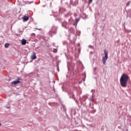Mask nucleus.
<instances>
[{
	"label": "nucleus",
	"mask_w": 131,
	"mask_h": 131,
	"mask_svg": "<svg viewBox=\"0 0 131 131\" xmlns=\"http://www.w3.org/2000/svg\"><path fill=\"white\" fill-rule=\"evenodd\" d=\"M129 79V77L126 74H123L120 79V83L122 88H126L127 86V82Z\"/></svg>",
	"instance_id": "nucleus-1"
},
{
	"label": "nucleus",
	"mask_w": 131,
	"mask_h": 131,
	"mask_svg": "<svg viewBox=\"0 0 131 131\" xmlns=\"http://www.w3.org/2000/svg\"><path fill=\"white\" fill-rule=\"evenodd\" d=\"M104 57H102V63L104 65L106 64V61H107L108 59V52L106 50H104Z\"/></svg>",
	"instance_id": "nucleus-2"
},
{
	"label": "nucleus",
	"mask_w": 131,
	"mask_h": 131,
	"mask_svg": "<svg viewBox=\"0 0 131 131\" xmlns=\"http://www.w3.org/2000/svg\"><path fill=\"white\" fill-rule=\"evenodd\" d=\"M20 80V78H18L17 80L13 81L11 82L12 84H18V83H20L21 81Z\"/></svg>",
	"instance_id": "nucleus-3"
},
{
	"label": "nucleus",
	"mask_w": 131,
	"mask_h": 131,
	"mask_svg": "<svg viewBox=\"0 0 131 131\" xmlns=\"http://www.w3.org/2000/svg\"><path fill=\"white\" fill-rule=\"evenodd\" d=\"M31 60H35L36 59V54L35 52H33L32 56L31 57Z\"/></svg>",
	"instance_id": "nucleus-4"
},
{
	"label": "nucleus",
	"mask_w": 131,
	"mask_h": 131,
	"mask_svg": "<svg viewBox=\"0 0 131 131\" xmlns=\"http://www.w3.org/2000/svg\"><path fill=\"white\" fill-rule=\"evenodd\" d=\"M68 25L67 24V22H66V21L62 23V26H63V27H64V28H67Z\"/></svg>",
	"instance_id": "nucleus-5"
},
{
	"label": "nucleus",
	"mask_w": 131,
	"mask_h": 131,
	"mask_svg": "<svg viewBox=\"0 0 131 131\" xmlns=\"http://www.w3.org/2000/svg\"><path fill=\"white\" fill-rule=\"evenodd\" d=\"M23 20L24 21H28V20H29V17L26 16V15H25L24 17H23Z\"/></svg>",
	"instance_id": "nucleus-6"
},
{
	"label": "nucleus",
	"mask_w": 131,
	"mask_h": 131,
	"mask_svg": "<svg viewBox=\"0 0 131 131\" xmlns=\"http://www.w3.org/2000/svg\"><path fill=\"white\" fill-rule=\"evenodd\" d=\"M21 45H23V46L26 45V40H25V39H22L21 40Z\"/></svg>",
	"instance_id": "nucleus-7"
},
{
	"label": "nucleus",
	"mask_w": 131,
	"mask_h": 131,
	"mask_svg": "<svg viewBox=\"0 0 131 131\" xmlns=\"http://www.w3.org/2000/svg\"><path fill=\"white\" fill-rule=\"evenodd\" d=\"M79 21V18H76L75 19V23L76 24H77V23H78V21Z\"/></svg>",
	"instance_id": "nucleus-8"
},
{
	"label": "nucleus",
	"mask_w": 131,
	"mask_h": 131,
	"mask_svg": "<svg viewBox=\"0 0 131 131\" xmlns=\"http://www.w3.org/2000/svg\"><path fill=\"white\" fill-rule=\"evenodd\" d=\"M9 47H10V44L9 43H6L5 45V47L7 48H9Z\"/></svg>",
	"instance_id": "nucleus-9"
},
{
	"label": "nucleus",
	"mask_w": 131,
	"mask_h": 131,
	"mask_svg": "<svg viewBox=\"0 0 131 131\" xmlns=\"http://www.w3.org/2000/svg\"><path fill=\"white\" fill-rule=\"evenodd\" d=\"M53 52L54 53H57V52H58V50L56 49H54L53 50Z\"/></svg>",
	"instance_id": "nucleus-10"
},
{
	"label": "nucleus",
	"mask_w": 131,
	"mask_h": 131,
	"mask_svg": "<svg viewBox=\"0 0 131 131\" xmlns=\"http://www.w3.org/2000/svg\"><path fill=\"white\" fill-rule=\"evenodd\" d=\"M129 4H130V2H128L126 4V6L128 7V6H129Z\"/></svg>",
	"instance_id": "nucleus-11"
},
{
	"label": "nucleus",
	"mask_w": 131,
	"mask_h": 131,
	"mask_svg": "<svg viewBox=\"0 0 131 131\" xmlns=\"http://www.w3.org/2000/svg\"><path fill=\"white\" fill-rule=\"evenodd\" d=\"M93 2V0H89V2L90 4H91V3H92Z\"/></svg>",
	"instance_id": "nucleus-12"
},
{
	"label": "nucleus",
	"mask_w": 131,
	"mask_h": 131,
	"mask_svg": "<svg viewBox=\"0 0 131 131\" xmlns=\"http://www.w3.org/2000/svg\"><path fill=\"white\" fill-rule=\"evenodd\" d=\"M32 36H35V34L34 33L32 34Z\"/></svg>",
	"instance_id": "nucleus-13"
},
{
	"label": "nucleus",
	"mask_w": 131,
	"mask_h": 131,
	"mask_svg": "<svg viewBox=\"0 0 131 131\" xmlns=\"http://www.w3.org/2000/svg\"><path fill=\"white\" fill-rule=\"evenodd\" d=\"M57 70H58V71H59V68H57Z\"/></svg>",
	"instance_id": "nucleus-14"
},
{
	"label": "nucleus",
	"mask_w": 131,
	"mask_h": 131,
	"mask_svg": "<svg viewBox=\"0 0 131 131\" xmlns=\"http://www.w3.org/2000/svg\"><path fill=\"white\" fill-rule=\"evenodd\" d=\"M1 125H2V123L0 122V126H1Z\"/></svg>",
	"instance_id": "nucleus-15"
},
{
	"label": "nucleus",
	"mask_w": 131,
	"mask_h": 131,
	"mask_svg": "<svg viewBox=\"0 0 131 131\" xmlns=\"http://www.w3.org/2000/svg\"><path fill=\"white\" fill-rule=\"evenodd\" d=\"M38 29V30H40V29Z\"/></svg>",
	"instance_id": "nucleus-16"
}]
</instances>
